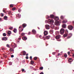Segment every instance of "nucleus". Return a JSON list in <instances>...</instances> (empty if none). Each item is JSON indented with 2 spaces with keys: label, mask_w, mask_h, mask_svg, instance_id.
<instances>
[{
  "label": "nucleus",
  "mask_w": 74,
  "mask_h": 74,
  "mask_svg": "<svg viewBox=\"0 0 74 74\" xmlns=\"http://www.w3.org/2000/svg\"><path fill=\"white\" fill-rule=\"evenodd\" d=\"M52 26L53 27V28H54L55 26L54 25H53Z\"/></svg>",
  "instance_id": "nucleus-56"
},
{
  "label": "nucleus",
  "mask_w": 74,
  "mask_h": 74,
  "mask_svg": "<svg viewBox=\"0 0 74 74\" xmlns=\"http://www.w3.org/2000/svg\"><path fill=\"white\" fill-rule=\"evenodd\" d=\"M1 18H0V21H1Z\"/></svg>",
  "instance_id": "nucleus-63"
},
{
  "label": "nucleus",
  "mask_w": 74,
  "mask_h": 74,
  "mask_svg": "<svg viewBox=\"0 0 74 74\" xmlns=\"http://www.w3.org/2000/svg\"><path fill=\"white\" fill-rule=\"evenodd\" d=\"M59 19V18L58 17L56 16L54 18V20H55L57 21Z\"/></svg>",
  "instance_id": "nucleus-13"
},
{
  "label": "nucleus",
  "mask_w": 74,
  "mask_h": 74,
  "mask_svg": "<svg viewBox=\"0 0 74 74\" xmlns=\"http://www.w3.org/2000/svg\"><path fill=\"white\" fill-rule=\"evenodd\" d=\"M55 25L56 26H60V23L59 21H56L55 23Z\"/></svg>",
  "instance_id": "nucleus-4"
},
{
  "label": "nucleus",
  "mask_w": 74,
  "mask_h": 74,
  "mask_svg": "<svg viewBox=\"0 0 74 74\" xmlns=\"http://www.w3.org/2000/svg\"><path fill=\"white\" fill-rule=\"evenodd\" d=\"M7 47L8 48H10V46L9 45H8V44L7 45Z\"/></svg>",
  "instance_id": "nucleus-32"
},
{
  "label": "nucleus",
  "mask_w": 74,
  "mask_h": 74,
  "mask_svg": "<svg viewBox=\"0 0 74 74\" xmlns=\"http://www.w3.org/2000/svg\"><path fill=\"white\" fill-rule=\"evenodd\" d=\"M44 34L45 36H46L48 34V32H47V31H44Z\"/></svg>",
  "instance_id": "nucleus-12"
},
{
  "label": "nucleus",
  "mask_w": 74,
  "mask_h": 74,
  "mask_svg": "<svg viewBox=\"0 0 74 74\" xmlns=\"http://www.w3.org/2000/svg\"><path fill=\"white\" fill-rule=\"evenodd\" d=\"M68 61H69V62H72V61L71 60H69H69H68Z\"/></svg>",
  "instance_id": "nucleus-47"
},
{
  "label": "nucleus",
  "mask_w": 74,
  "mask_h": 74,
  "mask_svg": "<svg viewBox=\"0 0 74 74\" xmlns=\"http://www.w3.org/2000/svg\"><path fill=\"white\" fill-rule=\"evenodd\" d=\"M45 26L47 29H50V27L49 25H45Z\"/></svg>",
  "instance_id": "nucleus-8"
},
{
  "label": "nucleus",
  "mask_w": 74,
  "mask_h": 74,
  "mask_svg": "<svg viewBox=\"0 0 74 74\" xmlns=\"http://www.w3.org/2000/svg\"><path fill=\"white\" fill-rule=\"evenodd\" d=\"M62 26L63 28H65L66 26V25L65 24H63Z\"/></svg>",
  "instance_id": "nucleus-14"
},
{
  "label": "nucleus",
  "mask_w": 74,
  "mask_h": 74,
  "mask_svg": "<svg viewBox=\"0 0 74 74\" xmlns=\"http://www.w3.org/2000/svg\"><path fill=\"white\" fill-rule=\"evenodd\" d=\"M68 60H69V61H70V60H71L72 61V59L71 58H69V59H68Z\"/></svg>",
  "instance_id": "nucleus-44"
},
{
  "label": "nucleus",
  "mask_w": 74,
  "mask_h": 74,
  "mask_svg": "<svg viewBox=\"0 0 74 74\" xmlns=\"http://www.w3.org/2000/svg\"><path fill=\"white\" fill-rule=\"evenodd\" d=\"M21 71H22L23 72V71H24L25 70L24 69H21Z\"/></svg>",
  "instance_id": "nucleus-42"
},
{
  "label": "nucleus",
  "mask_w": 74,
  "mask_h": 74,
  "mask_svg": "<svg viewBox=\"0 0 74 74\" xmlns=\"http://www.w3.org/2000/svg\"><path fill=\"white\" fill-rule=\"evenodd\" d=\"M60 55H61V54H60V53H58V56H60Z\"/></svg>",
  "instance_id": "nucleus-50"
},
{
  "label": "nucleus",
  "mask_w": 74,
  "mask_h": 74,
  "mask_svg": "<svg viewBox=\"0 0 74 74\" xmlns=\"http://www.w3.org/2000/svg\"><path fill=\"white\" fill-rule=\"evenodd\" d=\"M8 14H11V12L10 11L8 12Z\"/></svg>",
  "instance_id": "nucleus-35"
},
{
  "label": "nucleus",
  "mask_w": 74,
  "mask_h": 74,
  "mask_svg": "<svg viewBox=\"0 0 74 74\" xmlns=\"http://www.w3.org/2000/svg\"><path fill=\"white\" fill-rule=\"evenodd\" d=\"M50 38V36H47L46 39H49Z\"/></svg>",
  "instance_id": "nucleus-19"
},
{
  "label": "nucleus",
  "mask_w": 74,
  "mask_h": 74,
  "mask_svg": "<svg viewBox=\"0 0 74 74\" xmlns=\"http://www.w3.org/2000/svg\"><path fill=\"white\" fill-rule=\"evenodd\" d=\"M3 36H6V34L5 33H3Z\"/></svg>",
  "instance_id": "nucleus-27"
},
{
  "label": "nucleus",
  "mask_w": 74,
  "mask_h": 74,
  "mask_svg": "<svg viewBox=\"0 0 74 74\" xmlns=\"http://www.w3.org/2000/svg\"><path fill=\"white\" fill-rule=\"evenodd\" d=\"M18 39L19 40H21V38H18Z\"/></svg>",
  "instance_id": "nucleus-61"
},
{
  "label": "nucleus",
  "mask_w": 74,
  "mask_h": 74,
  "mask_svg": "<svg viewBox=\"0 0 74 74\" xmlns=\"http://www.w3.org/2000/svg\"><path fill=\"white\" fill-rule=\"evenodd\" d=\"M3 12H4V13H5V10H3Z\"/></svg>",
  "instance_id": "nucleus-57"
},
{
  "label": "nucleus",
  "mask_w": 74,
  "mask_h": 74,
  "mask_svg": "<svg viewBox=\"0 0 74 74\" xmlns=\"http://www.w3.org/2000/svg\"><path fill=\"white\" fill-rule=\"evenodd\" d=\"M31 63L32 64H34V62L33 60L31 61Z\"/></svg>",
  "instance_id": "nucleus-24"
},
{
  "label": "nucleus",
  "mask_w": 74,
  "mask_h": 74,
  "mask_svg": "<svg viewBox=\"0 0 74 74\" xmlns=\"http://www.w3.org/2000/svg\"><path fill=\"white\" fill-rule=\"evenodd\" d=\"M13 6H14V5L12 4L11 5H10V7H11V8L13 7Z\"/></svg>",
  "instance_id": "nucleus-34"
},
{
  "label": "nucleus",
  "mask_w": 74,
  "mask_h": 74,
  "mask_svg": "<svg viewBox=\"0 0 74 74\" xmlns=\"http://www.w3.org/2000/svg\"><path fill=\"white\" fill-rule=\"evenodd\" d=\"M52 54H53V55H54L55 54V53H52Z\"/></svg>",
  "instance_id": "nucleus-55"
},
{
  "label": "nucleus",
  "mask_w": 74,
  "mask_h": 74,
  "mask_svg": "<svg viewBox=\"0 0 74 74\" xmlns=\"http://www.w3.org/2000/svg\"><path fill=\"white\" fill-rule=\"evenodd\" d=\"M50 17L51 18H54V16L53 15H50Z\"/></svg>",
  "instance_id": "nucleus-15"
},
{
  "label": "nucleus",
  "mask_w": 74,
  "mask_h": 74,
  "mask_svg": "<svg viewBox=\"0 0 74 74\" xmlns=\"http://www.w3.org/2000/svg\"><path fill=\"white\" fill-rule=\"evenodd\" d=\"M72 56L73 57H74V54H73V55Z\"/></svg>",
  "instance_id": "nucleus-60"
},
{
  "label": "nucleus",
  "mask_w": 74,
  "mask_h": 74,
  "mask_svg": "<svg viewBox=\"0 0 74 74\" xmlns=\"http://www.w3.org/2000/svg\"><path fill=\"white\" fill-rule=\"evenodd\" d=\"M43 67H40V69L41 70H42L43 69Z\"/></svg>",
  "instance_id": "nucleus-25"
},
{
  "label": "nucleus",
  "mask_w": 74,
  "mask_h": 74,
  "mask_svg": "<svg viewBox=\"0 0 74 74\" xmlns=\"http://www.w3.org/2000/svg\"><path fill=\"white\" fill-rule=\"evenodd\" d=\"M32 32L34 34H36V32L35 29H33L32 31Z\"/></svg>",
  "instance_id": "nucleus-7"
},
{
  "label": "nucleus",
  "mask_w": 74,
  "mask_h": 74,
  "mask_svg": "<svg viewBox=\"0 0 74 74\" xmlns=\"http://www.w3.org/2000/svg\"><path fill=\"white\" fill-rule=\"evenodd\" d=\"M30 60H32V56H30L29 57Z\"/></svg>",
  "instance_id": "nucleus-38"
},
{
  "label": "nucleus",
  "mask_w": 74,
  "mask_h": 74,
  "mask_svg": "<svg viewBox=\"0 0 74 74\" xmlns=\"http://www.w3.org/2000/svg\"><path fill=\"white\" fill-rule=\"evenodd\" d=\"M40 74H44V73L43 72H41Z\"/></svg>",
  "instance_id": "nucleus-52"
},
{
  "label": "nucleus",
  "mask_w": 74,
  "mask_h": 74,
  "mask_svg": "<svg viewBox=\"0 0 74 74\" xmlns=\"http://www.w3.org/2000/svg\"><path fill=\"white\" fill-rule=\"evenodd\" d=\"M72 36V34L71 33H70L68 34V37H67V39H69Z\"/></svg>",
  "instance_id": "nucleus-6"
},
{
  "label": "nucleus",
  "mask_w": 74,
  "mask_h": 74,
  "mask_svg": "<svg viewBox=\"0 0 74 74\" xmlns=\"http://www.w3.org/2000/svg\"><path fill=\"white\" fill-rule=\"evenodd\" d=\"M64 57H65V58H67V54H65L64 55Z\"/></svg>",
  "instance_id": "nucleus-28"
},
{
  "label": "nucleus",
  "mask_w": 74,
  "mask_h": 74,
  "mask_svg": "<svg viewBox=\"0 0 74 74\" xmlns=\"http://www.w3.org/2000/svg\"><path fill=\"white\" fill-rule=\"evenodd\" d=\"M14 56L13 55H12L11 56V57L12 58H13V57H14Z\"/></svg>",
  "instance_id": "nucleus-48"
},
{
  "label": "nucleus",
  "mask_w": 74,
  "mask_h": 74,
  "mask_svg": "<svg viewBox=\"0 0 74 74\" xmlns=\"http://www.w3.org/2000/svg\"><path fill=\"white\" fill-rule=\"evenodd\" d=\"M67 22V21L66 20H64L63 21L62 23H65Z\"/></svg>",
  "instance_id": "nucleus-17"
},
{
  "label": "nucleus",
  "mask_w": 74,
  "mask_h": 74,
  "mask_svg": "<svg viewBox=\"0 0 74 74\" xmlns=\"http://www.w3.org/2000/svg\"><path fill=\"white\" fill-rule=\"evenodd\" d=\"M25 35V34L24 33H22L21 34V35H22V36H24Z\"/></svg>",
  "instance_id": "nucleus-36"
},
{
  "label": "nucleus",
  "mask_w": 74,
  "mask_h": 74,
  "mask_svg": "<svg viewBox=\"0 0 74 74\" xmlns=\"http://www.w3.org/2000/svg\"><path fill=\"white\" fill-rule=\"evenodd\" d=\"M46 21L47 22V20H46L45 22H46Z\"/></svg>",
  "instance_id": "nucleus-64"
},
{
  "label": "nucleus",
  "mask_w": 74,
  "mask_h": 74,
  "mask_svg": "<svg viewBox=\"0 0 74 74\" xmlns=\"http://www.w3.org/2000/svg\"><path fill=\"white\" fill-rule=\"evenodd\" d=\"M26 26H27V25L26 24H23L22 26H19V29H21V28L23 29H22V30L20 31H21V32H22L23 31V28H24Z\"/></svg>",
  "instance_id": "nucleus-1"
},
{
  "label": "nucleus",
  "mask_w": 74,
  "mask_h": 74,
  "mask_svg": "<svg viewBox=\"0 0 74 74\" xmlns=\"http://www.w3.org/2000/svg\"><path fill=\"white\" fill-rule=\"evenodd\" d=\"M4 49H5L4 48H2V50H4Z\"/></svg>",
  "instance_id": "nucleus-51"
},
{
  "label": "nucleus",
  "mask_w": 74,
  "mask_h": 74,
  "mask_svg": "<svg viewBox=\"0 0 74 74\" xmlns=\"http://www.w3.org/2000/svg\"><path fill=\"white\" fill-rule=\"evenodd\" d=\"M18 17H20L21 16H20L18 14Z\"/></svg>",
  "instance_id": "nucleus-49"
},
{
  "label": "nucleus",
  "mask_w": 74,
  "mask_h": 74,
  "mask_svg": "<svg viewBox=\"0 0 74 74\" xmlns=\"http://www.w3.org/2000/svg\"><path fill=\"white\" fill-rule=\"evenodd\" d=\"M72 22H73V25H74V21H73Z\"/></svg>",
  "instance_id": "nucleus-58"
},
{
  "label": "nucleus",
  "mask_w": 74,
  "mask_h": 74,
  "mask_svg": "<svg viewBox=\"0 0 74 74\" xmlns=\"http://www.w3.org/2000/svg\"><path fill=\"white\" fill-rule=\"evenodd\" d=\"M26 59H29V58L27 56L25 57Z\"/></svg>",
  "instance_id": "nucleus-46"
},
{
  "label": "nucleus",
  "mask_w": 74,
  "mask_h": 74,
  "mask_svg": "<svg viewBox=\"0 0 74 74\" xmlns=\"http://www.w3.org/2000/svg\"><path fill=\"white\" fill-rule=\"evenodd\" d=\"M50 32H51L52 33H53V30H51L50 31Z\"/></svg>",
  "instance_id": "nucleus-41"
},
{
  "label": "nucleus",
  "mask_w": 74,
  "mask_h": 74,
  "mask_svg": "<svg viewBox=\"0 0 74 74\" xmlns=\"http://www.w3.org/2000/svg\"><path fill=\"white\" fill-rule=\"evenodd\" d=\"M9 64L10 65H11V62H9Z\"/></svg>",
  "instance_id": "nucleus-53"
},
{
  "label": "nucleus",
  "mask_w": 74,
  "mask_h": 74,
  "mask_svg": "<svg viewBox=\"0 0 74 74\" xmlns=\"http://www.w3.org/2000/svg\"><path fill=\"white\" fill-rule=\"evenodd\" d=\"M9 29H10V30L12 29H13V27H10V28H9Z\"/></svg>",
  "instance_id": "nucleus-43"
},
{
  "label": "nucleus",
  "mask_w": 74,
  "mask_h": 74,
  "mask_svg": "<svg viewBox=\"0 0 74 74\" xmlns=\"http://www.w3.org/2000/svg\"><path fill=\"white\" fill-rule=\"evenodd\" d=\"M3 18L5 20L8 18V17L7 16H5Z\"/></svg>",
  "instance_id": "nucleus-22"
},
{
  "label": "nucleus",
  "mask_w": 74,
  "mask_h": 74,
  "mask_svg": "<svg viewBox=\"0 0 74 74\" xmlns=\"http://www.w3.org/2000/svg\"><path fill=\"white\" fill-rule=\"evenodd\" d=\"M42 37V36L41 35H40L39 36V37L40 38L41 37Z\"/></svg>",
  "instance_id": "nucleus-54"
},
{
  "label": "nucleus",
  "mask_w": 74,
  "mask_h": 74,
  "mask_svg": "<svg viewBox=\"0 0 74 74\" xmlns=\"http://www.w3.org/2000/svg\"><path fill=\"white\" fill-rule=\"evenodd\" d=\"M65 32H66V34H68V32L67 30H66Z\"/></svg>",
  "instance_id": "nucleus-26"
},
{
  "label": "nucleus",
  "mask_w": 74,
  "mask_h": 74,
  "mask_svg": "<svg viewBox=\"0 0 74 74\" xmlns=\"http://www.w3.org/2000/svg\"><path fill=\"white\" fill-rule=\"evenodd\" d=\"M7 38L4 37L2 38V40L6 41L7 40Z\"/></svg>",
  "instance_id": "nucleus-9"
},
{
  "label": "nucleus",
  "mask_w": 74,
  "mask_h": 74,
  "mask_svg": "<svg viewBox=\"0 0 74 74\" xmlns=\"http://www.w3.org/2000/svg\"><path fill=\"white\" fill-rule=\"evenodd\" d=\"M11 32L10 31H9L8 32V35H10L11 34Z\"/></svg>",
  "instance_id": "nucleus-21"
},
{
  "label": "nucleus",
  "mask_w": 74,
  "mask_h": 74,
  "mask_svg": "<svg viewBox=\"0 0 74 74\" xmlns=\"http://www.w3.org/2000/svg\"><path fill=\"white\" fill-rule=\"evenodd\" d=\"M31 34V32H29L28 33V35H30Z\"/></svg>",
  "instance_id": "nucleus-39"
},
{
  "label": "nucleus",
  "mask_w": 74,
  "mask_h": 74,
  "mask_svg": "<svg viewBox=\"0 0 74 74\" xmlns=\"http://www.w3.org/2000/svg\"><path fill=\"white\" fill-rule=\"evenodd\" d=\"M38 29H40V28L39 27H38Z\"/></svg>",
  "instance_id": "nucleus-62"
},
{
  "label": "nucleus",
  "mask_w": 74,
  "mask_h": 74,
  "mask_svg": "<svg viewBox=\"0 0 74 74\" xmlns=\"http://www.w3.org/2000/svg\"><path fill=\"white\" fill-rule=\"evenodd\" d=\"M60 36H61L60 35H58L56 37V39H59Z\"/></svg>",
  "instance_id": "nucleus-10"
},
{
  "label": "nucleus",
  "mask_w": 74,
  "mask_h": 74,
  "mask_svg": "<svg viewBox=\"0 0 74 74\" xmlns=\"http://www.w3.org/2000/svg\"><path fill=\"white\" fill-rule=\"evenodd\" d=\"M68 34H67L65 33L63 35L64 37H66L68 36Z\"/></svg>",
  "instance_id": "nucleus-16"
},
{
  "label": "nucleus",
  "mask_w": 74,
  "mask_h": 74,
  "mask_svg": "<svg viewBox=\"0 0 74 74\" xmlns=\"http://www.w3.org/2000/svg\"><path fill=\"white\" fill-rule=\"evenodd\" d=\"M60 18L62 19H63L64 18V17L63 16H61Z\"/></svg>",
  "instance_id": "nucleus-33"
},
{
  "label": "nucleus",
  "mask_w": 74,
  "mask_h": 74,
  "mask_svg": "<svg viewBox=\"0 0 74 74\" xmlns=\"http://www.w3.org/2000/svg\"><path fill=\"white\" fill-rule=\"evenodd\" d=\"M3 56L4 58H6V57H7L5 55H3Z\"/></svg>",
  "instance_id": "nucleus-37"
},
{
  "label": "nucleus",
  "mask_w": 74,
  "mask_h": 74,
  "mask_svg": "<svg viewBox=\"0 0 74 74\" xmlns=\"http://www.w3.org/2000/svg\"><path fill=\"white\" fill-rule=\"evenodd\" d=\"M70 53V52H68V55H69Z\"/></svg>",
  "instance_id": "nucleus-45"
},
{
  "label": "nucleus",
  "mask_w": 74,
  "mask_h": 74,
  "mask_svg": "<svg viewBox=\"0 0 74 74\" xmlns=\"http://www.w3.org/2000/svg\"><path fill=\"white\" fill-rule=\"evenodd\" d=\"M1 16L3 17V13H1L0 14Z\"/></svg>",
  "instance_id": "nucleus-29"
},
{
  "label": "nucleus",
  "mask_w": 74,
  "mask_h": 74,
  "mask_svg": "<svg viewBox=\"0 0 74 74\" xmlns=\"http://www.w3.org/2000/svg\"><path fill=\"white\" fill-rule=\"evenodd\" d=\"M10 51H13L14 50L12 48H10Z\"/></svg>",
  "instance_id": "nucleus-23"
},
{
  "label": "nucleus",
  "mask_w": 74,
  "mask_h": 74,
  "mask_svg": "<svg viewBox=\"0 0 74 74\" xmlns=\"http://www.w3.org/2000/svg\"><path fill=\"white\" fill-rule=\"evenodd\" d=\"M18 11V12H21V10L20 9H19Z\"/></svg>",
  "instance_id": "nucleus-40"
},
{
  "label": "nucleus",
  "mask_w": 74,
  "mask_h": 74,
  "mask_svg": "<svg viewBox=\"0 0 74 74\" xmlns=\"http://www.w3.org/2000/svg\"><path fill=\"white\" fill-rule=\"evenodd\" d=\"M17 32V29L16 28H14V32L15 33H16Z\"/></svg>",
  "instance_id": "nucleus-20"
},
{
  "label": "nucleus",
  "mask_w": 74,
  "mask_h": 74,
  "mask_svg": "<svg viewBox=\"0 0 74 74\" xmlns=\"http://www.w3.org/2000/svg\"><path fill=\"white\" fill-rule=\"evenodd\" d=\"M60 34L62 35H63L64 33V29L63 28H62L60 32Z\"/></svg>",
  "instance_id": "nucleus-2"
},
{
  "label": "nucleus",
  "mask_w": 74,
  "mask_h": 74,
  "mask_svg": "<svg viewBox=\"0 0 74 74\" xmlns=\"http://www.w3.org/2000/svg\"><path fill=\"white\" fill-rule=\"evenodd\" d=\"M16 9V8H12V10L13 11H14Z\"/></svg>",
  "instance_id": "nucleus-30"
},
{
  "label": "nucleus",
  "mask_w": 74,
  "mask_h": 74,
  "mask_svg": "<svg viewBox=\"0 0 74 74\" xmlns=\"http://www.w3.org/2000/svg\"><path fill=\"white\" fill-rule=\"evenodd\" d=\"M26 52L24 51H23V55L25 56L26 55Z\"/></svg>",
  "instance_id": "nucleus-18"
},
{
  "label": "nucleus",
  "mask_w": 74,
  "mask_h": 74,
  "mask_svg": "<svg viewBox=\"0 0 74 74\" xmlns=\"http://www.w3.org/2000/svg\"><path fill=\"white\" fill-rule=\"evenodd\" d=\"M22 38H23V40H26L27 39V38L25 36H24Z\"/></svg>",
  "instance_id": "nucleus-11"
},
{
  "label": "nucleus",
  "mask_w": 74,
  "mask_h": 74,
  "mask_svg": "<svg viewBox=\"0 0 74 74\" xmlns=\"http://www.w3.org/2000/svg\"><path fill=\"white\" fill-rule=\"evenodd\" d=\"M54 21H53L52 19H49L48 21V23L49 22L50 23H53Z\"/></svg>",
  "instance_id": "nucleus-5"
},
{
  "label": "nucleus",
  "mask_w": 74,
  "mask_h": 74,
  "mask_svg": "<svg viewBox=\"0 0 74 74\" xmlns=\"http://www.w3.org/2000/svg\"><path fill=\"white\" fill-rule=\"evenodd\" d=\"M34 60H36L37 59V57H34Z\"/></svg>",
  "instance_id": "nucleus-31"
},
{
  "label": "nucleus",
  "mask_w": 74,
  "mask_h": 74,
  "mask_svg": "<svg viewBox=\"0 0 74 74\" xmlns=\"http://www.w3.org/2000/svg\"><path fill=\"white\" fill-rule=\"evenodd\" d=\"M28 54H27L26 55L27 56H28Z\"/></svg>",
  "instance_id": "nucleus-59"
},
{
  "label": "nucleus",
  "mask_w": 74,
  "mask_h": 74,
  "mask_svg": "<svg viewBox=\"0 0 74 74\" xmlns=\"http://www.w3.org/2000/svg\"><path fill=\"white\" fill-rule=\"evenodd\" d=\"M68 29L69 30H72L73 29V27L71 25H69L68 26Z\"/></svg>",
  "instance_id": "nucleus-3"
}]
</instances>
